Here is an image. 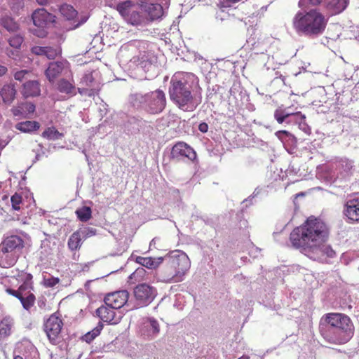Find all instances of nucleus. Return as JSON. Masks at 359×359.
<instances>
[{
  "instance_id": "f257e3e1",
  "label": "nucleus",
  "mask_w": 359,
  "mask_h": 359,
  "mask_svg": "<svg viewBox=\"0 0 359 359\" xmlns=\"http://www.w3.org/2000/svg\"><path fill=\"white\" fill-rule=\"evenodd\" d=\"M329 230L326 224L314 217L293 229L290 236L292 245L311 258L316 259L323 255L333 257L334 252L326 245Z\"/></svg>"
},
{
  "instance_id": "f03ea898",
  "label": "nucleus",
  "mask_w": 359,
  "mask_h": 359,
  "mask_svg": "<svg viewBox=\"0 0 359 359\" xmlns=\"http://www.w3.org/2000/svg\"><path fill=\"white\" fill-rule=\"evenodd\" d=\"M194 75L185 72L175 74L170 81L169 95L171 100L182 110L192 111L199 104L192 95Z\"/></svg>"
},
{
  "instance_id": "7ed1b4c3",
  "label": "nucleus",
  "mask_w": 359,
  "mask_h": 359,
  "mask_svg": "<svg viewBox=\"0 0 359 359\" xmlns=\"http://www.w3.org/2000/svg\"><path fill=\"white\" fill-rule=\"evenodd\" d=\"M327 24L325 16L316 8L299 11L292 19V26L299 35L316 37L321 35Z\"/></svg>"
},
{
  "instance_id": "20e7f679",
  "label": "nucleus",
  "mask_w": 359,
  "mask_h": 359,
  "mask_svg": "<svg viewBox=\"0 0 359 359\" xmlns=\"http://www.w3.org/2000/svg\"><path fill=\"white\" fill-rule=\"evenodd\" d=\"M163 259L166 264L161 271V280L164 283L182 281L191 267L187 255L181 250H175L165 256Z\"/></svg>"
},
{
  "instance_id": "39448f33",
  "label": "nucleus",
  "mask_w": 359,
  "mask_h": 359,
  "mask_svg": "<svg viewBox=\"0 0 359 359\" xmlns=\"http://www.w3.org/2000/svg\"><path fill=\"white\" fill-rule=\"evenodd\" d=\"M131 105L150 114H158L163 111L166 105L165 93L156 90L145 94L135 93L130 97Z\"/></svg>"
},
{
  "instance_id": "423d86ee",
  "label": "nucleus",
  "mask_w": 359,
  "mask_h": 359,
  "mask_svg": "<svg viewBox=\"0 0 359 359\" xmlns=\"http://www.w3.org/2000/svg\"><path fill=\"white\" fill-rule=\"evenodd\" d=\"M24 247V241L17 235L6 237L0 244V266L9 268L13 266Z\"/></svg>"
},
{
  "instance_id": "0eeeda50",
  "label": "nucleus",
  "mask_w": 359,
  "mask_h": 359,
  "mask_svg": "<svg viewBox=\"0 0 359 359\" xmlns=\"http://www.w3.org/2000/svg\"><path fill=\"white\" fill-rule=\"evenodd\" d=\"M116 10L123 18L132 25H145L149 21V19L140 13L139 5L130 0L118 4Z\"/></svg>"
},
{
  "instance_id": "6e6552de",
  "label": "nucleus",
  "mask_w": 359,
  "mask_h": 359,
  "mask_svg": "<svg viewBox=\"0 0 359 359\" xmlns=\"http://www.w3.org/2000/svg\"><path fill=\"white\" fill-rule=\"evenodd\" d=\"M354 325L351 318L340 313H328L323 315L320 320L319 330H346L353 329Z\"/></svg>"
},
{
  "instance_id": "1a4fd4ad",
  "label": "nucleus",
  "mask_w": 359,
  "mask_h": 359,
  "mask_svg": "<svg viewBox=\"0 0 359 359\" xmlns=\"http://www.w3.org/2000/svg\"><path fill=\"white\" fill-rule=\"evenodd\" d=\"M135 302L127 304L128 310L136 309L149 305L156 295V289L146 283L137 285L133 290Z\"/></svg>"
},
{
  "instance_id": "9d476101",
  "label": "nucleus",
  "mask_w": 359,
  "mask_h": 359,
  "mask_svg": "<svg viewBox=\"0 0 359 359\" xmlns=\"http://www.w3.org/2000/svg\"><path fill=\"white\" fill-rule=\"evenodd\" d=\"M355 328L346 330H321L320 334L330 344L342 345L348 342L354 335Z\"/></svg>"
},
{
  "instance_id": "9b49d317",
  "label": "nucleus",
  "mask_w": 359,
  "mask_h": 359,
  "mask_svg": "<svg viewBox=\"0 0 359 359\" xmlns=\"http://www.w3.org/2000/svg\"><path fill=\"white\" fill-rule=\"evenodd\" d=\"M290 107H278L273 114L275 120L279 124L287 126L297 125L299 119L306 118V116L300 111H291Z\"/></svg>"
},
{
  "instance_id": "f8f14e48",
  "label": "nucleus",
  "mask_w": 359,
  "mask_h": 359,
  "mask_svg": "<svg viewBox=\"0 0 359 359\" xmlns=\"http://www.w3.org/2000/svg\"><path fill=\"white\" fill-rule=\"evenodd\" d=\"M71 70L67 61L50 62L45 74L50 82H53L60 75L71 77Z\"/></svg>"
},
{
  "instance_id": "ddd939ff",
  "label": "nucleus",
  "mask_w": 359,
  "mask_h": 359,
  "mask_svg": "<svg viewBox=\"0 0 359 359\" xmlns=\"http://www.w3.org/2000/svg\"><path fill=\"white\" fill-rule=\"evenodd\" d=\"M63 325L62 320L55 314L51 315L44 323V331L50 342L55 344L59 338Z\"/></svg>"
},
{
  "instance_id": "4468645a",
  "label": "nucleus",
  "mask_w": 359,
  "mask_h": 359,
  "mask_svg": "<svg viewBox=\"0 0 359 359\" xmlns=\"http://www.w3.org/2000/svg\"><path fill=\"white\" fill-rule=\"evenodd\" d=\"M129 292L127 290H119L108 294L104 297V303L107 306L114 308L116 310L126 306L128 310L127 304L132 303L128 301Z\"/></svg>"
},
{
  "instance_id": "2eb2a0df",
  "label": "nucleus",
  "mask_w": 359,
  "mask_h": 359,
  "mask_svg": "<svg viewBox=\"0 0 359 359\" xmlns=\"http://www.w3.org/2000/svg\"><path fill=\"white\" fill-rule=\"evenodd\" d=\"M353 164L352 161L342 158L337 160L335 163V171L332 177L334 181L339 180L340 181L347 180L353 173Z\"/></svg>"
},
{
  "instance_id": "dca6fc26",
  "label": "nucleus",
  "mask_w": 359,
  "mask_h": 359,
  "mask_svg": "<svg viewBox=\"0 0 359 359\" xmlns=\"http://www.w3.org/2000/svg\"><path fill=\"white\" fill-rule=\"evenodd\" d=\"M343 213L350 222H359V196L354 195L346 201Z\"/></svg>"
},
{
  "instance_id": "f3484780",
  "label": "nucleus",
  "mask_w": 359,
  "mask_h": 359,
  "mask_svg": "<svg viewBox=\"0 0 359 359\" xmlns=\"http://www.w3.org/2000/svg\"><path fill=\"white\" fill-rule=\"evenodd\" d=\"M160 332V325L157 320L147 318L143 320L140 327L141 335L147 340L155 339Z\"/></svg>"
},
{
  "instance_id": "a211bd4d",
  "label": "nucleus",
  "mask_w": 359,
  "mask_h": 359,
  "mask_svg": "<svg viewBox=\"0 0 359 359\" xmlns=\"http://www.w3.org/2000/svg\"><path fill=\"white\" fill-rule=\"evenodd\" d=\"M55 89L64 95L65 98L74 96L76 94V88L72 73L71 72V77L65 76V78L59 79L55 84Z\"/></svg>"
},
{
  "instance_id": "6ab92c4d",
  "label": "nucleus",
  "mask_w": 359,
  "mask_h": 359,
  "mask_svg": "<svg viewBox=\"0 0 359 359\" xmlns=\"http://www.w3.org/2000/svg\"><path fill=\"white\" fill-rule=\"evenodd\" d=\"M25 286L21 285L18 290L7 289L6 292L8 294H12L19 299L22 304V306L25 309L28 310L31 306H33L35 301V297L33 294L30 293L29 291L27 293H25Z\"/></svg>"
},
{
  "instance_id": "aec40b11",
  "label": "nucleus",
  "mask_w": 359,
  "mask_h": 359,
  "mask_svg": "<svg viewBox=\"0 0 359 359\" xmlns=\"http://www.w3.org/2000/svg\"><path fill=\"white\" fill-rule=\"evenodd\" d=\"M97 316L100 319L104 322L110 324H117L120 322L122 316L121 314H117L115 309L108 306H102L98 308L96 311Z\"/></svg>"
},
{
  "instance_id": "412c9836",
  "label": "nucleus",
  "mask_w": 359,
  "mask_h": 359,
  "mask_svg": "<svg viewBox=\"0 0 359 359\" xmlns=\"http://www.w3.org/2000/svg\"><path fill=\"white\" fill-rule=\"evenodd\" d=\"M32 20L35 26L43 29L55 21V16L41 8L33 13Z\"/></svg>"
},
{
  "instance_id": "4be33fe9",
  "label": "nucleus",
  "mask_w": 359,
  "mask_h": 359,
  "mask_svg": "<svg viewBox=\"0 0 359 359\" xmlns=\"http://www.w3.org/2000/svg\"><path fill=\"white\" fill-rule=\"evenodd\" d=\"M15 320L10 316H5L0 320V341L7 339L13 333Z\"/></svg>"
},
{
  "instance_id": "5701e85b",
  "label": "nucleus",
  "mask_w": 359,
  "mask_h": 359,
  "mask_svg": "<svg viewBox=\"0 0 359 359\" xmlns=\"http://www.w3.org/2000/svg\"><path fill=\"white\" fill-rule=\"evenodd\" d=\"M172 153L175 156L187 157L191 161L196 158L195 151L184 142L175 144L172 147Z\"/></svg>"
},
{
  "instance_id": "b1692460",
  "label": "nucleus",
  "mask_w": 359,
  "mask_h": 359,
  "mask_svg": "<svg viewBox=\"0 0 359 359\" xmlns=\"http://www.w3.org/2000/svg\"><path fill=\"white\" fill-rule=\"evenodd\" d=\"M35 111V105L31 102H23L12 109V112L15 116L27 118L29 114Z\"/></svg>"
},
{
  "instance_id": "393cba45",
  "label": "nucleus",
  "mask_w": 359,
  "mask_h": 359,
  "mask_svg": "<svg viewBox=\"0 0 359 359\" xmlns=\"http://www.w3.org/2000/svg\"><path fill=\"white\" fill-rule=\"evenodd\" d=\"M16 90L13 84H5L0 90V95L3 102L6 104L12 103L15 99Z\"/></svg>"
},
{
  "instance_id": "a878e982",
  "label": "nucleus",
  "mask_w": 359,
  "mask_h": 359,
  "mask_svg": "<svg viewBox=\"0 0 359 359\" xmlns=\"http://www.w3.org/2000/svg\"><path fill=\"white\" fill-rule=\"evenodd\" d=\"M163 261V257H137L136 258V262L142 266H144L149 269H156Z\"/></svg>"
},
{
  "instance_id": "bb28decb",
  "label": "nucleus",
  "mask_w": 359,
  "mask_h": 359,
  "mask_svg": "<svg viewBox=\"0 0 359 359\" xmlns=\"http://www.w3.org/2000/svg\"><path fill=\"white\" fill-rule=\"evenodd\" d=\"M22 93L27 97L39 95L40 94L39 83L36 81H29L25 83Z\"/></svg>"
},
{
  "instance_id": "cd10ccee",
  "label": "nucleus",
  "mask_w": 359,
  "mask_h": 359,
  "mask_svg": "<svg viewBox=\"0 0 359 359\" xmlns=\"http://www.w3.org/2000/svg\"><path fill=\"white\" fill-rule=\"evenodd\" d=\"M145 11L149 16L150 20L160 18L163 15V9L158 4H149L145 6Z\"/></svg>"
},
{
  "instance_id": "c85d7f7f",
  "label": "nucleus",
  "mask_w": 359,
  "mask_h": 359,
  "mask_svg": "<svg viewBox=\"0 0 359 359\" xmlns=\"http://www.w3.org/2000/svg\"><path fill=\"white\" fill-rule=\"evenodd\" d=\"M348 0H330L327 7L333 13L337 14L342 12L347 6Z\"/></svg>"
},
{
  "instance_id": "c756f323",
  "label": "nucleus",
  "mask_w": 359,
  "mask_h": 359,
  "mask_svg": "<svg viewBox=\"0 0 359 359\" xmlns=\"http://www.w3.org/2000/svg\"><path fill=\"white\" fill-rule=\"evenodd\" d=\"M39 123L36 121H26L16 124L15 128L24 132L30 133L39 128Z\"/></svg>"
},
{
  "instance_id": "7c9ffc66",
  "label": "nucleus",
  "mask_w": 359,
  "mask_h": 359,
  "mask_svg": "<svg viewBox=\"0 0 359 359\" xmlns=\"http://www.w3.org/2000/svg\"><path fill=\"white\" fill-rule=\"evenodd\" d=\"M82 237L78 231L74 232L68 240V247L73 251L76 250L82 245Z\"/></svg>"
},
{
  "instance_id": "2f4dec72",
  "label": "nucleus",
  "mask_w": 359,
  "mask_h": 359,
  "mask_svg": "<svg viewBox=\"0 0 359 359\" xmlns=\"http://www.w3.org/2000/svg\"><path fill=\"white\" fill-rule=\"evenodd\" d=\"M42 137L48 140H57L63 137V134L60 133L55 128L49 127L42 133Z\"/></svg>"
},
{
  "instance_id": "473e14b6",
  "label": "nucleus",
  "mask_w": 359,
  "mask_h": 359,
  "mask_svg": "<svg viewBox=\"0 0 359 359\" xmlns=\"http://www.w3.org/2000/svg\"><path fill=\"white\" fill-rule=\"evenodd\" d=\"M77 217L81 222H87L92 217V210L90 207L83 206L77 208L75 212Z\"/></svg>"
},
{
  "instance_id": "72a5a7b5",
  "label": "nucleus",
  "mask_w": 359,
  "mask_h": 359,
  "mask_svg": "<svg viewBox=\"0 0 359 359\" xmlns=\"http://www.w3.org/2000/svg\"><path fill=\"white\" fill-rule=\"evenodd\" d=\"M275 135L283 142V143H296V137L290 132L287 130H278L276 132Z\"/></svg>"
},
{
  "instance_id": "f704fd0d",
  "label": "nucleus",
  "mask_w": 359,
  "mask_h": 359,
  "mask_svg": "<svg viewBox=\"0 0 359 359\" xmlns=\"http://www.w3.org/2000/svg\"><path fill=\"white\" fill-rule=\"evenodd\" d=\"M103 328V325L101 323H99L98 325L93 329L91 331L88 332L86 334L82 337V340L90 343L96 337H97L101 330Z\"/></svg>"
},
{
  "instance_id": "c9c22d12",
  "label": "nucleus",
  "mask_w": 359,
  "mask_h": 359,
  "mask_svg": "<svg viewBox=\"0 0 359 359\" xmlns=\"http://www.w3.org/2000/svg\"><path fill=\"white\" fill-rule=\"evenodd\" d=\"M60 13L67 19L72 20L77 15L76 11L70 5H62L60 8Z\"/></svg>"
},
{
  "instance_id": "e433bc0d",
  "label": "nucleus",
  "mask_w": 359,
  "mask_h": 359,
  "mask_svg": "<svg viewBox=\"0 0 359 359\" xmlns=\"http://www.w3.org/2000/svg\"><path fill=\"white\" fill-rule=\"evenodd\" d=\"M1 24L8 31L14 32L18 29V24L13 18L6 17L2 19Z\"/></svg>"
},
{
  "instance_id": "4c0bfd02",
  "label": "nucleus",
  "mask_w": 359,
  "mask_h": 359,
  "mask_svg": "<svg viewBox=\"0 0 359 359\" xmlns=\"http://www.w3.org/2000/svg\"><path fill=\"white\" fill-rule=\"evenodd\" d=\"M24 41V38L20 34H14L11 36L8 39L9 45L14 48H20L22 42Z\"/></svg>"
},
{
  "instance_id": "58836bf2",
  "label": "nucleus",
  "mask_w": 359,
  "mask_h": 359,
  "mask_svg": "<svg viewBox=\"0 0 359 359\" xmlns=\"http://www.w3.org/2000/svg\"><path fill=\"white\" fill-rule=\"evenodd\" d=\"M83 240L96 235V229L92 227H85L78 230Z\"/></svg>"
},
{
  "instance_id": "ea45409f",
  "label": "nucleus",
  "mask_w": 359,
  "mask_h": 359,
  "mask_svg": "<svg viewBox=\"0 0 359 359\" xmlns=\"http://www.w3.org/2000/svg\"><path fill=\"white\" fill-rule=\"evenodd\" d=\"M61 53V50L60 48H52V47H46L45 56H46L48 59H54L56 56L60 55Z\"/></svg>"
},
{
  "instance_id": "a19ab883",
  "label": "nucleus",
  "mask_w": 359,
  "mask_h": 359,
  "mask_svg": "<svg viewBox=\"0 0 359 359\" xmlns=\"http://www.w3.org/2000/svg\"><path fill=\"white\" fill-rule=\"evenodd\" d=\"M11 201L13 209L15 210H19L20 209V205L22 203V196L18 194H15L12 196Z\"/></svg>"
},
{
  "instance_id": "79ce46f5",
  "label": "nucleus",
  "mask_w": 359,
  "mask_h": 359,
  "mask_svg": "<svg viewBox=\"0 0 359 359\" xmlns=\"http://www.w3.org/2000/svg\"><path fill=\"white\" fill-rule=\"evenodd\" d=\"M60 279L53 276L44 277L43 284L47 287H53L59 283Z\"/></svg>"
},
{
  "instance_id": "37998d69",
  "label": "nucleus",
  "mask_w": 359,
  "mask_h": 359,
  "mask_svg": "<svg viewBox=\"0 0 359 359\" xmlns=\"http://www.w3.org/2000/svg\"><path fill=\"white\" fill-rule=\"evenodd\" d=\"M93 82V77L91 73L85 74L81 79L80 83L86 87H90Z\"/></svg>"
},
{
  "instance_id": "c03bdc74",
  "label": "nucleus",
  "mask_w": 359,
  "mask_h": 359,
  "mask_svg": "<svg viewBox=\"0 0 359 359\" xmlns=\"http://www.w3.org/2000/svg\"><path fill=\"white\" fill-rule=\"evenodd\" d=\"M297 125H298L299 128L306 135H310L311 130L309 125L306 123V118L299 119Z\"/></svg>"
},
{
  "instance_id": "a18cd8bd",
  "label": "nucleus",
  "mask_w": 359,
  "mask_h": 359,
  "mask_svg": "<svg viewBox=\"0 0 359 359\" xmlns=\"http://www.w3.org/2000/svg\"><path fill=\"white\" fill-rule=\"evenodd\" d=\"M30 75V72L27 70H20L15 73L14 78L18 81H22Z\"/></svg>"
},
{
  "instance_id": "49530a36",
  "label": "nucleus",
  "mask_w": 359,
  "mask_h": 359,
  "mask_svg": "<svg viewBox=\"0 0 359 359\" xmlns=\"http://www.w3.org/2000/svg\"><path fill=\"white\" fill-rule=\"evenodd\" d=\"M78 92L81 95H87L88 97H92L95 95V90L94 89H89L85 87H81L78 88Z\"/></svg>"
},
{
  "instance_id": "de8ad7c7",
  "label": "nucleus",
  "mask_w": 359,
  "mask_h": 359,
  "mask_svg": "<svg viewBox=\"0 0 359 359\" xmlns=\"http://www.w3.org/2000/svg\"><path fill=\"white\" fill-rule=\"evenodd\" d=\"M46 51V47L42 46H34L32 48V52L37 55H44Z\"/></svg>"
},
{
  "instance_id": "09e8293b",
  "label": "nucleus",
  "mask_w": 359,
  "mask_h": 359,
  "mask_svg": "<svg viewBox=\"0 0 359 359\" xmlns=\"http://www.w3.org/2000/svg\"><path fill=\"white\" fill-rule=\"evenodd\" d=\"M240 0H224L222 2V7H229V6H231V4H235L238 1H239Z\"/></svg>"
},
{
  "instance_id": "8fccbe9b",
  "label": "nucleus",
  "mask_w": 359,
  "mask_h": 359,
  "mask_svg": "<svg viewBox=\"0 0 359 359\" xmlns=\"http://www.w3.org/2000/svg\"><path fill=\"white\" fill-rule=\"evenodd\" d=\"M198 130L201 133H206L208 130V125L205 122L201 123L198 126Z\"/></svg>"
},
{
  "instance_id": "3c124183",
  "label": "nucleus",
  "mask_w": 359,
  "mask_h": 359,
  "mask_svg": "<svg viewBox=\"0 0 359 359\" xmlns=\"http://www.w3.org/2000/svg\"><path fill=\"white\" fill-rule=\"evenodd\" d=\"M8 71L6 66L0 65V77L5 75Z\"/></svg>"
},
{
  "instance_id": "603ef678",
  "label": "nucleus",
  "mask_w": 359,
  "mask_h": 359,
  "mask_svg": "<svg viewBox=\"0 0 359 359\" xmlns=\"http://www.w3.org/2000/svg\"><path fill=\"white\" fill-rule=\"evenodd\" d=\"M159 241L158 238H153L149 243V248H156V242Z\"/></svg>"
},
{
  "instance_id": "864d4df0",
  "label": "nucleus",
  "mask_w": 359,
  "mask_h": 359,
  "mask_svg": "<svg viewBox=\"0 0 359 359\" xmlns=\"http://www.w3.org/2000/svg\"><path fill=\"white\" fill-rule=\"evenodd\" d=\"M36 2L40 5H46L50 2L51 0H36Z\"/></svg>"
},
{
  "instance_id": "5fc2aeb1",
  "label": "nucleus",
  "mask_w": 359,
  "mask_h": 359,
  "mask_svg": "<svg viewBox=\"0 0 359 359\" xmlns=\"http://www.w3.org/2000/svg\"><path fill=\"white\" fill-rule=\"evenodd\" d=\"M322 0H309V2L313 6L318 5L321 3Z\"/></svg>"
},
{
  "instance_id": "6e6d98bb",
  "label": "nucleus",
  "mask_w": 359,
  "mask_h": 359,
  "mask_svg": "<svg viewBox=\"0 0 359 359\" xmlns=\"http://www.w3.org/2000/svg\"><path fill=\"white\" fill-rule=\"evenodd\" d=\"M144 271L143 268H139L137 269L135 273L132 274V276H136L137 274L142 273Z\"/></svg>"
},
{
  "instance_id": "4d7b16f0",
  "label": "nucleus",
  "mask_w": 359,
  "mask_h": 359,
  "mask_svg": "<svg viewBox=\"0 0 359 359\" xmlns=\"http://www.w3.org/2000/svg\"><path fill=\"white\" fill-rule=\"evenodd\" d=\"M34 34H36L38 36H41V37H43L46 35V32L43 29L39 31V33L36 32Z\"/></svg>"
},
{
  "instance_id": "13d9d810",
  "label": "nucleus",
  "mask_w": 359,
  "mask_h": 359,
  "mask_svg": "<svg viewBox=\"0 0 359 359\" xmlns=\"http://www.w3.org/2000/svg\"><path fill=\"white\" fill-rule=\"evenodd\" d=\"M13 359H23V358L22 356H20V355H15Z\"/></svg>"
},
{
  "instance_id": "bf43d9fd",
  "label": "nucleus",
  "mask_w": 359,
  "mask_h": 359,
  "mask_svg": "<svg viewBox=\"0 0 359 359\" xmlns=\"http://www.w3.org/2000/svg\"><path fill=\"white\" fill-rule=\"evenodd\" d=\"M298 5H299V7H302V5H303V1H302V0H300V1H299Z\"/></svg>"
}]
</instances>
